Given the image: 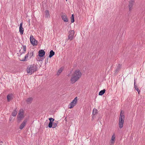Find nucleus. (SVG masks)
<instances>
[{"mask_svg": "<svg viewBox=\"0 0 145 145\" xmlns=\"http://www.w3.org/2000/svg\"><path fill=\"white\" fill-rule=\"evenodd\" d=\"M16 109H15L12 113V115L13 116H15L17 114V112L16 110Z\"/></svg>", "mask_w": 145, "mask_h": 145, "instance_id": "nucleus-23", "label": "nucleus"}, {"mask_svg": "<svg viewBox=\"0 0 145 145\" xmlns=\"http://www.w3.org/2000/svg\"><path fill=\"white\" fill-rule=\"evenodd\" d=\"M53 122H49V123L48 124V127L50 128H51L52 127V126L53 125Z\"/></svg>", "mask_w": 145, "mask_h": 145, "instance_id": "nucleus-27", "label": "nucleus"}, {"mask_svg": "<svg viewBox=\"0 0 145 145\" xmlns=\"http://www.w3.org/2000/svg\"><path fill=\"white\" fill-rule=\"evenodd\" d=\"M77 97H76L74 99L71 103L70 105H69V108H73L76 104L77 103Z\"/></svg>", "mask_w": 145, "mask_h": 145, "instance_id": "nucleus-5", "label": "nucleus"}, {"mask_svg": "<svg viewBox=\"0 0 145 145\" xmlns=\"http://www.w3.org/2000/svg\"><path fill=\"white\" fill-rule=\"evenodd\" d=\"M27 57H26L25 56L24 58H23L22 59L20 60L21 61H26L27 60H26V59H27Z\"/></svg>", "mask_w": 145, "mask_h": 145, "instance_id": "nucleus-30", "label": "nucleus"}, {"mask_svg": "<svg viewBox=\"0 0 145 145\" xmlns=\"http://www.w3.org/2000/svg\"><path fill=\"white\" fill-rule=\"evenodd\" d=\"M48 57L45 59V65L48 63Z\"/></svg>", "mask_w": 145, "mask_h": 145, "instance_id": "nucleus-31", "label": "nucleus"}, {"mask_svg": "<svg viewBox=\"0 0 145 145\" xmlns=\"http://www.w3.org/2000/svg\"><path fill=\"white\" fill-rule=\"evenodd\" d=\"M97 110L95 108L93 109L92 112V115H95L97 114Z\"/></svg>", "mask_w": 145, "mask_h": 145, "instance_id": "nucleus-24", "label": "nucleus"}, {"mask_svg": "<svg viewBox=\"0 0 145 145\" xmlns=\"http://www.w3.org/2000/svg\"><path fill=\"white\" fill-rule=\"evenodd\" d=\"M121 65H122L121 64H120V63L118 64V65L117 66L115 70V73L117 72V73L118 72L120 71V69L121 68Z\"/></svg>", "mask_w": 145, "mask_h": 145, "instance_id": "nucleus-13", "label": "nucleus"}, {"mask_svg": "<svg viewBox=\"0 0 145 145\" xmlns=\"http://www.w3.org/2000/svg\"><path fill=\"white\" fill-rule=\"evenodd\" d=\"M106 90L104 89L103 90H101L99 93V95H102L105 93Z\"/></svg>", "mask_w": 145, "mask_h": 145, "instance_id": "nucleus-20", "label": "nucleus"}, {"mask_svg": "<svg viewBox=\"0 0 145 145\" xmlns=\"http://www.w3.org/2000/svg\"><path fill=\"white\" fill-rule=\"evenodd\" d=\"M66 1H67V0H66Z\"/></svg>", "mask_w": 145, "mask_h": 145, "instance_id": "nucleus-40", "label": "nucleus"}, {"mask_svg": "<svg viewBox=\"0 0 145 145\" xmlns=\"http://www.w3.org/2000/svg\"><path fill=\"white\" fill-rule=\"evenodd\" d=\"M29 52H28L27 53V54L25 56L27 57H28L29 55Z\"/></svg>", "mask_w": 145, "mask_h": 145, "instance_id": "nucleus-32", "label": "nucleus"}, {"mask_svg": "<svg viewBox=\"0 0 145 145\" xmlns=\"http://www.w3.org/2000/svg\"><path fill=\"white\" fill-rule=\"evenodd\" d=\"M45 52L43 50H40L38 53V55L40 57H43L45 55Z\"/></svg>", "mask_w": 145, "mask_h": 145, "instance_id": "nucleus-7", "label": "nucleus"}, {"mask_svg": "<svg viewBox=\"0 0 145 145\" xmlns=\"http://www.w3.org/2000/svg\"><path fill=\"white\" fill-rule=\"evenodd\" d=\"M69 34L68 36V40H71L73 39L74 34V31L72 30L69 32Z\"/></svg>", "mask_w": 145, "mask_h": 145, "instance_id": "nucleus-6", "label": "nucleus"}, {"mask_svg": "<svg viewBox=\"0 0 145 145\" xmlns=\"http://www.w3.org/2000/svg\"><path fill=\"white\" fill-rule=\"evenodd\" d=\"M23 22H21L19 27V32L21 35L23 34L24 33V29L22 27Z\"/></svg>", "mask_w": 145, "mask_h": 145, "instance_id": "nucleus-11", "label": "nucleus"}, {"mask_svg": "<svg viewBox=\"0 0 145 145\" xmlns=\"http://www.w3.org/2000/svg\"><path fill=\"white\" fill-rule=\"evenodd\" d=\"M82 74L79 70H76L71 79V82L73 84L77 81L81 76Z\"/></svg>", "mask_w": 145, "mask_h": 145, "instance_id": "nucleus-1", "label": "nucleus"}, {"mask_svg": "<svg viewBox=\"0 0 145 145\" xmlns=\"http://www.w3.org/2000/svg\"><path fill=\"white\" fill-rule=\"evenodd\" d=\"M122 111L121 112L119 121V127L120 129L122 128L123 126L125 116L122 113Z\"/></svg>", "mask_w": 145, "mask_h": 145, "instance_id": "nucleus-3", "label": "nucleus"}, {"mask_svg": "<svg viewBox=\"0 0 145 145\" xmlns=\"http://www.w3.org/2000/svg\"><path fill=\"white\" fill-rule=\"evenodd\" d=\"M115 134H114L112 136L111 140H110V142L111 144H110V145H113L115 142Z\"/></svg>", "mask_w": 145, "mask_h": 145, "instance_id": "nucleus-9", "label": "nucleus"}, {"mask_svg": "<svg viewBox=\"0 0 145 145\" xmlns=\"http://www.w3.org/2000/svg\"><path fill=\"white\" fill-rule=\"evenodd\" d=\"M37 70V67L35 64L29 65L26 69L27 73L30 75L32 74Z\"/></svg>", "mask_w": 145, "mask_h": 145, "instance_id": "nucleus-2", "label": "nucleus"}, {"mask_svg": "<svg viewBox=\"0 0 145 145\" xmlns=\"http://www.w3.org/2000/svg\"><path fill=\"white\" fill-rule=\"evenodd\" d=\"M95 115H93L92 117V120L93 119H94V118L95 117Z\"/></svg>", "mask_w": 145, "mask_h": 145, "instance_id": "nucleus-34", "label": "nucleus"}, {"mask_svg": "<svg viewBox=\"0 0 145 145\" xmlns=\"http://www.w3.org/2000/svg\"><path fill=\"white\" fill-rule=\"evenodd\" d=\"M12 120V118H11V117H10V119H9V120L10 121H11Z\"/></svg>", "mask_w": 145, "mask_h": 145, "instance_id": "nucleus-37", "label": "nucleus"}, {"mask_svg": "<svg viewBox=\"0 0 145 145\" xmlns=\"http://www.w3.org/2000/svg\"><path fill=\"white\" fill-rule=\"evenodd\" d=\"M44 59V58L40 57V61H42Z\"/></svg>", "mask_w": 145, "mask_h": 145, "instance_id": "nucleus-35", "label": "nucleus"}, {"mask_svg": "<svg viewBox=\"0 0 145 145\" xmlns=\"http://www.w3.org/2000/svg\"><path fill=\"white\" fill-rule=\"evenodd\" d=\"M40 57H38L37 58V60L39 61H40Z\"/></svg>", "mask_w": 145, "mask_h": 145, "instance_id": "nucleus-33", "label": "nucleus"}, {"mask_svg": "<svg viewBox=\"0 0 145 145\" xmlns=\"http://www.w3.org/2000/svg\"><path fill=\"white\" fill-rule=\"evenodd\" d=\"M7 101L8 102H10L13 99V95L12 93H10L8 94L7 96Z\"/></svg>", "mask_w": 145, "mask_h": 145, "instance_id": "nucleus-12", "label": "nucleus"}, {"mask_svg": "<svg viewBox=\"0 0 145 145\" xmlns=\"http://www.w3.org/2000/svg\"><path fill=\"white\" fill-rule=\"evenodd\" d=\"M134 2H129V9L130 11L132 9L133 6V5Z\"/></svg>", "mask_w": 145, "mask_h": 145, "instance_id": "nucleus-15", "label": "nucleus"}, {"mask_svg": "<svg viewBox=\"0 0 145 145\" xmlns=\"http://www.w3.org/2000/svg\"><path fill=\"white\" fill-rule=\"evenodd\" d=\"M2 145V144H1V145Z\"/></svg>", "mask_w": 145, "mask_h": 145, "instance_id": "nucleus-39", "label": "nucleus"}, {"mask_svg": "<svg viewBox=\"0 0 145 145\" xmlns=\"http://www.w3.org/2000/svg\"><path fill=\"white\" fill-rule=\"evenodd\" d=\"M30 42L33 46H36L37 44V41L34 38L33 36L31 35L30 37Z\"/></svg>", "mask_w": 145, "mask_h": 145, "instance_id": "nucleus-4", "label": "nucleus"}, {"mask_svg": "<svg viewBox=\"0 0 145 145\" xmlns=\"http://www.w3.org/2000/svg\"><path fill=\"white\" fill-rule=\"evenodd\" d=\"M44 13H45L46 16V17H48L49 16L50 14L49 10H46L44 12Z\"/></svg>", "mask_w": 145, "mask_h": 145, "instance_id": "nucleus-25", "label": "nucleus"}, {"mask_svg": "<svg viewBox=\"0 0 145 145\" xmlns=\"http://www.w3.org/2000/svg\"><path fill=\"white\" fill-rule=\"evenodd\" d=\"M54 54L55 52H54L52 50H51L50 52L49 57L50 58L52 57L54 55Z\"/></svg>", "mask_w": 145, "mask_h": 145, "instance_id": "nucleus-18", "label": "nucleus"}, {"mask_svg": "<svg viewBox=\"0 0 145 145\" xmlns=\"http://www.w3.org/2000/svg\"><path fill=\"white\" fill-rule=\"evenodd\" d=\"M134 86L135 89V90H136L138 92V94H139L140 92V90L138 88L137 86L135 85V80L134 84Z\"/></svg>", "mask_w": 145, "mask_h": 145, "instance_id": "nucleus-19", "label": "nucleus"}, {"mask_svg": "<svg viewBox=\"0 0 145 145\" xmlns=\"http://www.w3.org/2000/svg\"><path fill=\"white\" fill-rule=\"evenodd\" d=\"M29 59L31 58L32 57H34V51H29Z\"/></svg>", "mask_w": 145, "mask_h": 145, "instance_id": "nucleus-16", "label": "nucleus"}, {"mask_svg": "<svg viewBox=\"0 0 145 145\" xmlns=\"http://www.w3.org/2000/svg\"><path fill=\"white\" fill-rule=\"evenodd\" d=\"M63 69V68L62 67H61V68H60L59 69L58 71L57 72V75H59V74L62 72Z\"/></svg>", "mask_w": 145, "mask_h": 145, "instance_id": "nucleus-22", "label": "nucleus"}, {"mask_svg": "<svg viewBox=\"0 0 145 145\" xmlns=\"http://www.w3.org/2000/svg\"><path fill=\"white\" fill-rule=\"evenodd\" d=\"M1 143H2V141H1Z\"/></svg>", "mask_w": 145, "mask_h": 145, "instance_id": "nucleus-38", "label": "nucleus"}, {"mask_svg": "<svg viewBox=\"0 0 145 145\" xmlns=\"http://www.w3.org/2000/svg\"><path fill=\"white\" fill-rule=\"evenodd\" d=\"M71 21L72 23H73L74 22V14H72L71 17Z\"/></svg>", "mask_w": 145, "mask_h": 145, "instance_id": "nucleus-26", "label": "nucleus"}, {"mask_svg": "<svg viewBox=\"0 0 145 145\" xmlns=\"http://www.w3.org/2000/svg\"><path fill=\"white\" fill-rule=\"evenodd\" d=\"M23 118L24 116L23 114L21 113L20 112L18 115V120L19 121H20Z\"/></svg>", "mask_w": 145, "mask_h": 145, "instance_id": "nucleus-10", "label": "nucleus"}, {"mask_svg": "<svg viewBox=\"0 0 145 145\" xmlns=\"http://www.w3.org/2000/svg\"><path fill=\"white\" fill-rule=\"evenodd\" d=\"M50 122H53L54 121V119L52 118H49Z\"/></svg>", "mask_w": 145, "mask_h": 145, "instance_id": "nucleus-29", "label": "nucleus"}, {"mask_svg": "<svg viewBox=\"0 0 145 145\" xmlns=\"http://www.w3.org/2000/svg\"><path fill=\"white\" fill-rule=\"evenodd\" d=\"M61 18L62 20L65 22H67L68 21V20L67 18V17L66 15H63L61 16Z\"/></svg>", "mask_w": 145, "mask_h": 145, "instance_id": "nucleus-14", "label": "nucleus"}, {"mask_svg": "<svg viewBox=\"0 0 145 145\" xmlns=\"http://www.w3.org/2000/svg\"><path fill=\"white\" fill-rule=\"evenodd\" d=\"M23 49L24 50L23 52H22V53H20L21 54L20 55V56L22 54L25 53L26 50V47L25 45L23 46Z\"/></svg>", "mask_w": 145, "mask_h": 145, "instance_id": "nucleus-21", "label": "nucleus"}, {"mask_svg": "<svg viewBox=\"0 0 145 145\" xmlns=\"http://www.w3.org/2000/svg\"><path fill=\"white\" fill-rule=\"evenodd\" d=\"M33 98L32 97H29L27 98L26 100V101L27 103L28 104H30L32 102V101H33Z\"/></svg>", "mask_w": 145, "mask_h": 145, "instance_id": "nucleus-17", "label": "nucleus"}, {"mask_svg": "<svg viewBox=\"0 0 145 145\" xmlns=\"http://www.w3.org/2000/svg\"><path fill=\"white\" fill-rule=\"evenodd\" d=\"M27 122V120H25L22 123L21 125H20L19 128L21 130L23 129L25 127L26 125V123Z\"/></svg>", "mask_w": 145, "mask_h": 145, "instance_id": "nucleus-8", "label": "nucleus"}, {"mask_svg": "<svg viewBox=\"0 0 145 145\" xmlns=\"http://www.w3.org/2000/svg\"><path fill=\"white\" fill-rule=\"evenodd\" d=\"M134 0H130V2H134Z\"/></svg>", "mask_w": 145, "mask_h": 145, "instance_id": "nucleus-36", "label": "nucleus"}, {"mask_svg": "<svg viewBox=\"0 0 145 145\" xmlns=\"http://www.w3.org/2000/svg\"><path fill=\"white\" fill-rule=\"evenodd\" d=\"M57 126V124L55 122L53 123V126L52 128H54Z\"/></svg>", "mask_w": 145, "mask_h": 145, "instance_id": "nucleus-28", "label": "nucleus"}]
</instances>
